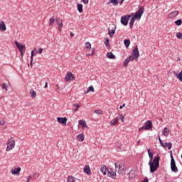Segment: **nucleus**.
Segmentation results:
<instances>
[{"label": "nucleus", "mask_w": 182, "mask_h": 182, "mask_svg": "<svg viewBox=\"0 0 182 182\" xmlns=\"http://www.w3.org/2000/svg\"><path fill=\"white\" fill-rule=\"evenodd\" d=\"M95 55V48H92V53H91V54H89V56H92V55Z\"/></svg>", "instance_id": "obj_48"}, {"label": "nucleus", "mask_w": 182, "mask_h": 182, "mask_svg": "<svg viewBox=\"0 0 182 182\" xmlns=\"http://www.w3.org/2000/svg\"><path fill=\"white\" fill-rule=\"evenodd\" d=\"M77 138L78 141H83L85 140V136L82 134H78L77 136Z\"/></svg>", "instance_id": "obj_25"}, {"label": "nucleus", "mask_w": 182, "mask_h": 182, "mask_svg": "<svg viewBox=\"0 0 182 182\" xmlns=\"http://www.w3.org/2000/svg\"><path fill=\"white\" fill-rule=\"evenodd\" d=\"M159 141L160 144H161L163 142V140H161V138H160V136H159Z\"/></svg>", "instance_id": "obj_53"}, {"label": "nucleus", "mask_w": 182, "mask_h": 182, "mask_svg": "<svg viewBox=\"0 0 182 182\" xmlns=\"http://www.w3.org/2000/svg\"><path fill=\"white\" fill-rule=\"evenodd\" d=\"M119 119L121 120L122 123L124 122V117L122 114H119Z\"/></svg>", "instance_id": "obj_40"}, {"label": "nucleus", "mask_w": 182, "mask_h": 182, "mask_svg": "<svg viewBox=\"0 0 182 182\" xmlns=\"http://www.w3.org/2000/svg\"><path fill=\"white\" fill-rule=\"evenodd\" d=\"M27 182H30L32 180V176H28L26 177Z\"/></svg>", "instance_id": "obj_43"}, {"label": "nucleus", "mask_w": 182, "mask_h": 182, "mask_svg": "<svg viewBox=\"0 0 182 182\" xmlns=\"http://www.w3.org/2000/svg\"><path fill=\"white\" fill-rule=\"evenodd\" d=\"M55 22L58 26H63V23L62 22V20L60 18L57 17L55 18Z\"/></svg>", "instance_id": "obj_22"}, {"label": "nucleus", "mask_w": 182, "mask_h": 182, "mask_svg": "<svg viewBox=\"0 0 182 182\" xmlns=\"http://www.w3.org/2000/svg\"><path fill=\"white\" fill-rule=\"evenodd\" d=\"M4 124H5V122L4 121H0V126H4Z\"/></svg>", "instance_id": "obj_51"}, {"label": "nucleus", "mask_w": 182, "mask_h": 182, "mask_svg": "<svg viewBox=\"0 0 182 182\" xmlns=\"http://www.w3.org/2000/svg\"><path fill=\"white\" fill-rule=\"evenodd\" d=\"M82 2L85 5H87V4H89V0H82Z\"/></svg>", "instance_id": "obj_47"}, {"label": "nucleus", "mask_w": 182, "mask_h": 182, "mask_svg": "<svg viewBox=\"0 0 182 182\" xmlns=\"http://www.w3.org/2000/svg\"><path fill=\"white\" fill-rule=\"evenodd\" d=\"M144 14V6H141L139 7V9L135 13L134 18L135 19H138V21H140V19H141V16H143Z\"/></svg>", "instance_id": "obj_5"}, {"label": "nucleus", "mask_w": 182, "mask_h": 182, "mask_svg": "<svg viewBox=\"0 0 182 182\" xmlns=\"http://www.w3.org/2000/svg\"><path fill=\"white\" fill-rule=\"evenodd\" d=\"M1 88L4 89V90H8V85H6V83H2Z\"/></svg>", "instance_id": "obj_36"}, {"label": "nucleus", "mask_w": 182, "mask_h": 182, "mask_svg": "<svg viewBox=\"0 0 182 182\" xmlns=\"http://www.w3.org/2000/svg\"><path fill=\"white\" fill-rule=\"evenodd\" d=\"M134 21H136V18L134 17H132L130 19L129 21V28L132 29V28H133V25H134Z\"/></svg>", "instance_id": "obj_24"}, {"label": "nucleus", "mask_w": 182, "mask_h": 182, "mask_svg": "<svg viewBox=\"0 0 182 182\" xmlns=\"http://www.w3.org/2000/svg\"><path fill=\"white\" fill-rule=\"evenodd\" d=\"M124 44L126 46V48H129V46H130V40L129 39H125L124 41Z\"/></svg>", "instance_id": "obj_28"}, {"label": "nucleus", "mask_w": 182, "mask_h": 182, "mask_svg": "<svg viewBox=\"0 0 182 182\" xmlns=\"http://www.w3.org/2000/svg\"><path fill=\"white\" fill-rule=\"evenodd\" d=\"M176 38H178V39H181L182 40V33L178 32L176 33Z\"/></svg>", "instance_id": "obj_38"}, {"label": "nucleus", "mask_w": 182, "mask_h": 182, "mask_svg": "<svg viewBox=\"0 0 182 182\" xmlns=\"http://www.w3.org/2000/svg\"><path fill=\"white\" fill-rule=\"evenodd\" d=\"M105 45L106 48H110V43L109 41V38H105Z\"/></svg>", "instance_id": "obj_26"}, {"label": "nucleus", "mask_w": 182, "mask_h": 182, "mask_svg": "<svg viewBox=\"0 0 182 182\" xmlns=\"http://www.w3.org/2000/svg\"><path fill=\"white\" fill-rule=\"evenodd\" d=\"M115 170L120 174V176H124L126 174V166L122 165V163L117 162L114 164Z\"/></svg>", "instance_id": "obj_3"}, {"label": "nucleus", "mask_w": 182, "mask_h": 182, "mask_svg": "<svg viewBox=\"0 0 182 182\" xmlns=\"http://www.w3.org/2000/svg\"><path fill=\"white\" fill-rule=\"evenodd\" d=\"M16 46L18 48L19 52L21 53V55L23 56L25 55V50L26 49V47H25V45H22L18 41H15Z\"/></svg>", "instance_id": "obj_8"}, {"label": "nucleus", "mask_w": 182, "mask_h": 182, "mask_svg": "<svg viewBox=\"0 0 182 182\" xmlns=\"http://www.w3.org/2000/svg\"><path fill=\"white\" fill-rule=\"evenodd\" d=\"M57 120L58 123H60L61 124H63L64 126H66V122H68V118L66 117H58Z\"/></svg>", "instance_id": "obj_12"}, {"label": "nucleus", "mask_w": 182, "mask_h": 182, "mask_svg": "<svg viewBox=\"0 0 182 182\" xmlns=\"http://www.w3.org/2000/svg\"><path fill=\"white\" fill-rule=\"evenodd\" d=\"M108 35H109V38H113V35L112 34V31H110V28H108Z\"/></svg>", "instance_id": "obj_46"}, {"label": "nucleus", "mask_w": 182, "mask_h": 182, "mask_svg": "<svg viewBox=\"0 0 182 182\" xmlns=\"http://www.w3.org/2000/svg\"><path fill=\"white\" fill-rule=\"evenodd\" d=\"M0 31H6V25H5V22H0Z\"/></svg>", "instance_id": "obj_19"}, {"label": "nucleus", "mask_w": 182, "mask_h": 182, "mask_svg": "<svg viewBox=\"0 0 182 182\" xmlns=\"http://www.w3.org/2000/svg\"><path fill=\"white\" fill-rule=\"evenodd\" d=\"M21 171V168H17L15 171H12V174H18Z\"/></svg>", "instance_id": "obj_34"}, {"label": "nucleus", "mask_w": 182, "mask_h": 182, "mask_svg": "<svg viewBox=\"0 0 182 182\" xmlns=\"http://www.w3.org/2000/svg\"><path fill=\"white\" fill-rule=\"evenodd\" d=\"M67 182H75V177L68 176L67 178Z\"/></svg>", "instance_id": "obj_31"}, {"label": "nucleus", "mask_w": 182, "mask_h": 182, "mask_svg": "<svg viewBox=\"0 0 182 182\" xmlns=\"http://www.w3.org/2000/svg\"><path fill=\"white\" fill-rule=\"evenodd\" d=\"M44 87H45V89H46V87H48V82H46Z\"/></svg>", "instance_id": "obj_55"}, {"label": "nucleus", "mask_w": 182, "mask_h": 182, "mask_svg": "<svg viewBox=\"0 0 182 182\" xmlns=\"http://www.w3.org/2000/svg\"><path fill=\"white\" fill-rule=\"evenodd\" d=\"M145 129L146 130H151L153 129V122L151 120H148L145 122Z\"/></svg>", "instance_id": "obj_11"}, {"label": "nucleus", "mask_w": 182, "mask_h": 182, "mask_svg": "<svg viewBox=\"0 0 182 182\" xmlns=\"http://www.w3.org/2000/svg\"><path fill=\"white\" fill-rule=\"evenodd\" d=\"M84 173H86L87 176H90V174H92V171H90V167H89V166L85 165L84 166Z\"/></svg>", "instance_id": "obj_15"}, {"label": "nucleus", "mask_w": 182, "mask_h": 182, "mask_svg": "<svg viewBox=\"0 0 182 182\" xmlns=\"http://www.w3.org/2000/svg\"><path fill=\"white\" fill-rule=\"evenodd\" d=\"M168 133H170V130L168 129V128L165 127L164 129L163 130V134H164V136H165L166 137H167V136H168Z\"/></svg>", "instance_id": "obj_23"}, {"label": "nucleus", "mask_w": 182, "mask_h": 182, "mask_svg": "<svg viewBox=\"0 0 182 182\" xmlns=\"http://www.w3.org/2000/svg\"><path fill=\"white\" fill-rule=\"evenodd\" d=\"M78 124H80V126H82V129H85V127H87V125L86 124V121H85V119L79 120Z\"/></svg>", "instance_id": "obj_16"}, {"label": "nucleus", "mask_w": 182, "mask_h": 182, "mask_svg": "<svg viewBox=\"0 0 182 182\" xmlns=\"http://www.w3.org/2000/svg\"><path fill=\"white\" fill-rule=\"evenodd\" d=\"M86 49H90V48H92V44H90V43L89 42H87L85 43V45Z\"/></svg>", "instance_id": "obj_35"}, {"label": "nucleus", "mask_w": 182, "mask_h": 182, "mask_svg": "<svg viewBox=\"0 0 182 182\" xmlns=\"http://www.w3.org/2000/svg\"><path fill=\"white\" fill-rule=\"evenodd\" d=\"M43 52V48H39L38 53H42Z\"/></svg>", "instance_id": "obj_49"}, {"label": "nucleus", "mask_w": 182, "mask_h": 182, "mask_svg": "<svg viewBox=\"0 0 182 182\" xmlns=\"http://www.w3.org/2000/svg\"><path fill=\"white\" fill-rule=\"evenodd\" d=\"M123 2H124V0H121V1H119V4H120V5H122V4H123Z\"/></svg>", "instance_id": "obj_54"}, {"label": "nucleus", "mask_w": 182, "mask_h": 182, "mask_svg": "<svg viewBox=\"0 0 182 182\" xmlns=\"http://www.w3.org/2000/svg\"><path fill=\"white\" fill-rule=\"evenodd\" d=\"M110 4H112L115 6L119 5V0H109L107 3V5H110Z\"/></svg>", "instance_id": "obj_17"}, {"label": "nucleus", "mask_w": 182, "mask_h": 182, "mask_svg": "<svg viewBox=\"0 0 182 182\" xmlns=\"http://www.w3.org/2000/svg\"><path fill=\"white\" fill-rule=\"evenodd\" d=\"M132 55L134 56V60H139V58L140 57V53H139V47L136 46L132 50Z\"/></svg>", "instance_id": "obj_7"}, {"label": "nucleus", "mask_w": 182, "mask_h": 182, "mask_svg": "<svg viewBox=\"0 0 182 182\" xmlns=\"http://www.w3.org/2000/svg\"><path fill=\"white\" fill-rule=\"evenodd\" d=\"M149 166L151 173H154L155 171H157V169L159 168V167H160V156L157 155L154 157L153 161L149 160Z\"/></svg>", "instance_id": "obj_1"}, {"label": "nucleus", "mask_w": 182, "mask_h": 182, "mask_svg": "<svg viewBox=\"0 0 182 182\" xmlns=\"http://www.w3.org/2000/svg\"><path fill=\"white\" fill-rule=\"evenodd\" d=\"M74 107H75L74 112H76V110H77V109H79V107H80V105L79 104H75V105H74Z\"/></svg>", "instance_id": "obj_41"}, {"label": "nucleus", "mask_w": 182, "mask_h": 182, "mask_svg": "<svg viewBox=\"0 0 182 182\" xmlns=\"http://www.w3.org/2000/svg\"><path fill=\"white\" fill-rule=\"evenodd\" d=\"M74 35L73 33H70V36H74Z\"/></svg>", "instance_id": "obj_56"}, {"label": "nucleus", "mask_w": 182, "mask_h": 182, "mask_svg": "<svg viewBox=\"0 0 182 182\" xmlns=\"http://www.w3.org/2000/svg\"><path fill=\"white\" fill-rule=\"evenodd\" d=\"M161 146H162L164 149H167L168 147V150H171V147H173V144L171 142L163 143L162 141Z\"/></svg>", "instance_id": "obj_10"}, {"label": "nucleus", "mask_w": 182, "mask_h": 182, "mask_svg": "<svg viewBox=\"0 0 182 182\" xmlns=\"http://www.w3.org/2000/svg\"><path fill=\"white\" fill-rule=\"evenodd\" d=\"M32 62H33V50L31 51V65H32Z\"/></svg>", "instance_id": "obj_42"}, {"label": "nucleus", "mask_w": 182, "mask_h": 182, "mask_svg": "<svg viewBox=\"0 0 182 182\" xmlns=\"http://www.w3.org/2000/svg\"><path fill=\"white\" fill-rule=\"evenodd\" d=\"M148 154L151 161H152L154 154L153 152H150V149H148Z\"/></svg>", "instance_id": "obj_30"}, {"label": "nucleus", "mask_w": 182, "mask_h": 182, "mask_svg": "<svg viewBox=\"0 0 182 182\" xmlns=\"http://www.w3.org/2000/svg\"><path fill=\"white\" fill-rule=\"evenodd\" d=\"M107 57L108 59H116V55H114L112 52L107 53Z\"/></svg>", "instance_id": "obj_20"}, {"label": "nucleus", "mask_w": 182, "mask_h": 182, "mask_svg": "<svg viewBox=\"0 0 182 182\" xmlns=\"http://www.w3.org/2000/svg\"><path fill=\"white\" fill-rule=\"evenodd\" d=\"M134 60V57H133L132 55H129L124 61V66H127L129 65V63L132 61Z\"/></svg>", "instance_id": "obj_14"}, {"label": "nucleus", "mask_w": 182, "mask_h": 182, "mask_svg": "<svg viewBox=\"0 0 182 182\" xmlns=\"http://www.w3.org/2000/svg\"><path fill=\"white\" fill-rule=\"evenodd\" d=\"M142 130H146V126H143L139 129V132H142Z\"/></svg>", "instance_id": "obj_45"}, {"label": "nucleus", "mask_w": 182, "mask_h": 182, "mask_svg": "<svg viewBox=\"0 0 182 182\" xmlns=\"http://www.w3.org/2000/svg\"><path fill=\"white\" fill-rule=\"evenodd\" d=\"M118 122H119V118L115 117L110 122V124L111 126H115V124H117Z\"/></svg>", "instance_id": "obj_21"}, {"label": "nucleus", "mask_w": 182, "mask_h": 182, "mask_svg": "<svg viewBox=\"0 0 182 182\" xmlns=\"http://www.w3.org/2000/svg\"><path fill=\"white\" fill-rule=\"evenodd\" d=\"M62 26H58L59 32H62Z\"/></svg>", "instance_id": "obj_50"}, {"label": "nucleus", "mask_w": 182, "mask_h": 182, "mask_svg": "<svg viewBox=\"0 0 182 182\" xmlns=\"http://www.w3.org/2000/svg\"><path fill=\"white\" fill-rule=\"evenodd\" d=\"M74 79H75V75H73L72 73H68L65 75V80H66V82H69L70 80H73Z\"/></svg>", "instance_id": "obj_13"}, {"label": "nucleus", "mask_w": 182, "mask_h": 182, "mask_svg": "<svg viewBox=\"0 0 182 182\" xmlns=\"http://www.w3.org/2000/svg\"><path fill=\"white\" fill-rule=\"evenodd\" d=\"M178 60H180V58H178L176 61L178 62Z\"/></svg>", "instance_id": "obj_57"}, {"label": "nucleus", "mask_w": 182, "mask_h": 182, "mask_svg": "<svg viewBox=\"0 0 182 182\" xmlns=\"http://www.w3.org/2000/svg\"><path fill=\"white\" fill-rule=\"evenodd\" d=\"M95 113H96V114H103V111L102 109H96Z\"/></svg>", "instance_id": "obj_37"}, {"label": "nucleus", "mask_w": 182, "mask_h": 182, "mask_svg": "<svg viewBox=\"0 0 182 182\" xmlns=\"http://www.w3.org/2000/svg\"><path fill=\"white\" fill-rule=\"evenodd\" d=\"M178 15V11H175L168 14L169 18H176Z\"/></svg>", "instance_id": "obj_18"}, {"label": "nucleus", "mask_w": 182, "mask_h": 182, "mask_svg": "<svg viewBox=\"0 0 182 182\" xmlns=\"http://www.w3.org/2000/svg\"><path fill=\"white\" fill-rule=\"evenodd\" d=\"M53 22H55V18L53 17V18H50L49 26H52V25H53Z\"/></svg>", "instance_id": "obj_39"}, {"label": "nucleus", "mask_w": 182, "mask_h": 182, "mask_svg": "<svg viewBox=\"0 0 182 182\" xmlns=\"http://www.w3.org/2000/svg\"><path fill=\"white\" fill-rule=\"evenodd\" d=\"M77 11L79 12H83V5L78 4H77Z\"/></svg>", "instance_id": "obj_29"}, {"label": "nucleus", "mask_w": 182, "mask_h": 182, "mask_svg": "<svg viewBox=\"0 0 182 182\" xmlns=\"http://www.w3.org/2000/svg\"><path fill=\"white\" fill-rule=\"evenodd\" d=\"M30 96L33 99H35V97H36V92L35 90H31L30 91Z\"/></svg>", "instance_id": "obj_27"}, {"label": "nucleus", "mask_w": 182, "mask_h": 182, "mask_svg": "<svg viewBox=\"0 0 182 182\" xmlns=\"http://www.w3.org/2000/svg\"><path fill=\"white\" fill-rule=\"evenodd\" d=\"M111 33H112V36L114 35V33H116V27L111 30Z\"/></svg>", "instance_id": "obj_44"}, {"label": "nucleus", "mask_w": 182, "mask_h": 182, "mask_svg": "<svg viewBox=\"0 0 182 182\" xmlns=\"http://www.w3.org/2000/svg\"><path fill=\"white\" fill-rule=\"evenodd\" d=\"M171 169L173 173H178V168L176 165V160H174L172 151H171Z\"/></svg>", "instance_id": "obj_4"}, {"label": "nucleus", "mask_w": 182, "mask_h": 182, "mask_svg": "<svg viewBox=\"0 0 182 182\" xmlns=\"http://www.w3.org/2000/svg\"><path fill=\"white\" fill-rule=\"evenodd\" d=\"M174 23H176V25H177V26H181V25L182 24V21H181V19H178V20L174 22Z\"/></svg>", "instance_id": "obj_33"}, {"label": "nucleus", "mask_w": 182, "mask_h": 182, "mask_svg": "<svg viewBox=\"0 0 182 182\" xmlns=\"http://www.w3.org/2000/svg\"><path fill=\"white\" fill-rule=\"evenodd\" d=\"M89 92H95V88L93 87V86H90L87 90L86 93H89Z\"/></svg>", "instance_id": "obj_32"}, {"label": "nucleus", "mask_w": 182, "mask_h": 182, "mask_svg": "<svg viewBox=\"0 0 182 182\" xmlns=\"http://www.w3.org/2000/svg\"><path fill=\"white\" fill-rule=\"evenodd\" d=\"M6 151H11L14 147H15V139L11 137L10 139L8 140L6 143Z\"/></svg>", "instance_id": "obj_6"}, {"label": "nucleus", "mask_w": 182, "mask_h": 182, "mask_svg": "<svg viewBox=\"0 0 182 182\" xmlns=\"http://www.w3.org/2000/svg\"><path fill=\"white\" fill-rule=\"evenodd\" d=\"M100 171L104 174V176H106L107 174V177H110L111 178H113V180H116V171L113 168H107L106 166H102L100 168Z\"/></svg>", "instance_id": "obj_2"}, {"label": "nucleus", "mask_w": 182, "mask_h": 182, "mask_svg": "<svg viewBox=\"0 0 182 182\" xmlns=\"http://www.w3.org/2000/svg\"><path fill=\"white\" fill-rule=\"evenodd\" d=\"M130 15L122 16L121 17V23L124 25V26H127L129 24V21L130 20Z\"/></svg>", "instance_id": "obj_9"}, {"label": "nucleus", "mask_w": 182, "mask_h": 182, "mask_svg": "<svg viewBox=\"0 0 182 182\" xmlns=\"http://www.w3.org/2000/svg\"><path fill=\"white\" fill-rule=\"evenodd\" d=\"M126 106V104H123L122 105L119 106V109H123Z\"/></svg>", "instance_id": "obj_52"}]
</instances>
